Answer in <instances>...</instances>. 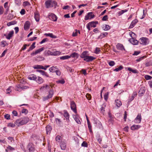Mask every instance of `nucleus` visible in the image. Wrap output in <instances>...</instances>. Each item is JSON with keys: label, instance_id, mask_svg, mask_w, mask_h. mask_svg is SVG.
<instances>
[{"label": "nucleus", "instance_id": "40", "mask_svg": "<svg viewBox=\"0 0 152 152\" xmlns=\"http://www.w3.org/2000/svg\"><path fill=\"white\" fill-rule=\"evenodd\" d=\"M56 69H57V68H56V66L55 67L53 66L49 68V70L50 72H55Z\"/></svg>", "mask_w": 152, "mask_h": 152}, {"label": "nucleus", "instance_id": "64", "mask_svg": "<svg viewBox=\"0 0 152 152\" xmlns=\"http://www.w3.org/2000/svg\"><path fill=\"white\" fill-rule=\"evenodd\" d=\"M4 118L7 120H9L10 119V115L8 114H6L4 115Z\"/></svg>", "mask_w": 152, "mask_h": 152}, {"label": "nucleus", "instance_id": "56", "mask_svg": "<svg viewBox=\"0 0 152 152\" xmlns=\"http://www.w3.org/2000/svg\"><path fill=\"white\" fill-rule=\"evenodd\" d=\"M15 2L18 5H20L21 4L20 0H15Z\"/></svg>", "mask_w": 152, "mask_h": 152}, {"label": "nucleus", "instance_id": "28", "mask_svg": "<svg viewBox=\"0 0 152 152\" xmlns=\"http://www.w3.org/2000/svg\"><path fill=\"white\" fill-rule=\"evenodd\" d=\"M64 116L66 118V119L69 121V113L66 110H65L64 111Z\"/></svg>", "mask_w": 152, "mask_h": 152}, {"label": "nucleus", "instance_id": "32", "mask_svg": "<svg viewBox=\"0 0 152 152\" xmlns=\"http://www.w3.org/2000/svg\"><path fill=\"white\" fill-rule=\"evenodd\" d=\"M39 14L38 13L36 12L34 13V18L37 22H38L39 20Z\"/></svg>", "mask_w": 152, "mask_h": 152}, {"label": "nucleus", "instance_id": "35", "mask_svg": "<svg viewBox=\"0 0 152 152\" xmlns=\"http://www.w3.org/2000/svg\"><path fill=\"white\" fill-rule=\"evenodd\" d=\"M108 34L107 32L102 33L99 36V38L100 39H102L105 37Z\"/></svg>", "mask_w": 152, "mask_h": 152}, {"label": "nucleus", "instance_id": "29", "mask_svg": "<svg viewBox=\"0 0 152 152\" xmlns=\"http://www.w3.org/2000/svg\"><path fill=\"white\" fill-rule=\"evenodd\" d=\"M140 126H141L140 125H134L131 127V129L132 130H134L138 129L140 127Z\"/></svg>", "mask_w": 152, "mask_h": 152}, {"label": "nucleus", "instance_id": "50", "mask_svg": "<svg viewBox=\"0 0 152 152\" xmlns=\"http://www.w3.org/2000/svg\"><path fill=\"white\" fill-rule=\"evenodd\" d=\"M101 50L99 48H96L95 53L96 54H99Z\"/></svg>", "mask_w": 152, "mask_h": 152}, {"label": "nucleus", "instance_id": "43", "mask_svg": "<svg viewBox=\"0 0 152 152\" xmlns=\"http://www.w3.org/2000/svg\"><path fill=\"white\" fill-rule=\"evenodd\" d=\"M69 58H70V56H69L66 55L61 57L60 58L61 60H64L68 59Z\"/></svg>", "mask_w": 152, "mask_h": 152}, {"label": "nucleus", "instance_id": "52", "mask_svg": "<svg viewBox=\"0 0 152 152\" xmlns=\"http://www.w3.org/2000/svg\"><path fill=\"white\" fill-rule=\"evenodd\" d=\"M4 11V9L2 6L0 7V15L3 14Z\"/></svg>", "mask_w": 152, "mask_h": 152}, {"label": "nucleus", "instance_id": "22", "mask_svg": "<svg viewBox=\"0 0 152 152\" xmlns=\"http://www.w3.org/2000/svg\"><path fill=\"white\" fill-rule=\"evenodd\" d=\"M36 81L39 84H41L43 83L44 80L42 77H37V79L36 80Z\"/></svg>", "mask_w": 152, "mask_h": 152}, {"label": "nucleus", "instance_id": "26", "mask_svg": "<svg viewBox=\"0 0 152 152\" xmlns=\"http://www.w3.org/2000/svg\"><path fill=\"white\" fill-rule=\"evenodd\" d=\"M44 35L46 37H49L52 38H56L57 37L56 36L54 35L52 33H45Z\"/></svg>", "mask_w": 152, "mask_h": 152}, {"label": "nucleus", "instance_id": "49", "mask_svg": "<svg viewBox=\"0 0 152 152\" xmlns=\"http://www.w3.org/2000/svg\"><path fill=\"white\" fill-rule=\"evenodd\" d=\"M7 148L8 150L12 151L15 150V148L12 147L11 146L9 145L7 147Z\"/></svg>", "mask_w": 152, "mask_h": 152}, {"label": "nucleus", "instance_id": "3", "mask_svg": "<svg viewBox=\"0 0 152 152\" xmlns=\"http://www.w3.org/2000/svg\"><path fill=\"white\" fill-rule=\"evenodd\" d=\"M45 4L47 8H49L51 7L56 8L57 3L55 1L52 0H48L45 2Z\"/></svg>", "mask_w": 152, "mask_h": 152}, {"label": "nucleus", "instance_id": "16", "mask_svg": "<svg viewBox=\"0 0 152 152\" xmlns=\"http://www.w3.org/2000/svg\"><path fill=\"white\" fill-rule=\"evenodd\" d=\"M73 117L76 122L77 124H81V122L79 119V117L77 114H76V115H73Z\"/></svg>", "mask_w": 152, "mask_h": 152}, {"label": "nucleus", "instance_id": "18", "mask_svg": "<svg viewBox=\"0 0 152 152\" xmlns=\"http://www.w3.org/2000/svg\"><path fill=\"white\" fill-rule=\"evenodd\" d=\"M28 78L29 80L35 81H36L37 79L36 75L34 74H31L29 75L28 77Z\"/></svg>", "mask_w": 152, "mask_h": 152}, {"label": "nucleus", "instance_id": "51", "mask_svg": "<svg viewBox=\"0 0 152 152\" xmlns=\"http://www.w3.org/2000/svg\"><path fill=\"white\" fill-rule=\"evenodd\" d=\"M146 57L145 56H143L140 57L139 58L136 59V61L137 62H139L141 61L143 59Z\"/></svg>", "mask_w": 152, "mask_h": 152}, {"label": "nucleus", "instance_id": "42", "mask_svg": "<svg viewBox=\"0 0 152 152\" xmlns=\"http://www.w3.org/2000/svg\"><path fill=\"white\" fill-rule=\"evenodd\" d=\"M102 28L105 31H107L110 28V26L109 25L106 24Z\"/></svg>", "mask_w": 152, "mask_h": 152}, {"label": "nucleus", "instance_id": "9", "mask_svg": "<svg viewBox=\"0 0 152 152\" xmlns=\"http://www.w3.org/2000/svg\"><path fill=\"white\" fill-rule=\"evenodd\" d=\"M94 17V15L93 14L92 12H89L87 13V15L85 16L84 19L85 20H87L88 19L93 18Z\"/></svg>", "mask_w": 152, "mask_h": 152}, {"label": "nucleus", "instance_id": "57", "mask_svg": "<svg viewBox=\"0 0 152 152\" xmlns=\"http://www.w3.org/2000/svg\"><path fill=\"white\" fill-rule=\"evenodd\" d=\"M16 125V124L15 123V124H13L12 123H10L8 124V126L11 127H14Z\"/></svg>", "mask_w": 152, "mask_h": 152}, {"label": "nucleus", "instance_id": "54", "mask_svg": "<svg viewBox=\"0 0 152 152\" xmlns=\"http://www.w3.org/2000/svg\"><path fill=\"white\" fill-rule=\"evenodd\" d=\"M48 40V39L46 38H44L43 39L42 41L40 42V44H42L46 41H47Z\"/></svg>", "mask_w": 152, "mask_h": 152}, {"label": "nucleus", "instance_id": "60", "mask_svg": "<svg viewBox=\"0 0 152 152\" xmlns=\"http://www.w3.org/2000/svg\"><path fill=\"white\" fill-rule=\"evenodd\" d=\"M29 44H25L24 45L23 47L22 48V50H24L26 48V47L29 46Z\"/></svg>", "mask_w": 152, "mask_h": 152}, {"label": "nucleus", "instance_id": "34", "mask_svg": "<svg viewBox=\"0 0 152 152\" xmlns=\"http://www.w3.org/2000/svg\"><path fill=\"white\" fill-rule=\"evenodd\" d=\"M137 95V94L136 93H134L132 94L131 97L129 99L128 102H130L132 101L134 99V97L136 96Z\"/></svg>", "mask_w": 152, "mask_h": 152}, {"label": "nucleus", "instance_id": "6", "mask_svg": "<svg viewBox=\"0 0 152 152\" xmlns=\"http://www.w3.org/2000/svg\"><path fill=\"white\" fill-rule=\"evenodd\" d=\"M139 42L140 43L143 45H146L149 43V40L148 38L146 37H142L140 38Z\"/></svg>", "mask_w": 152, "mask_h": 152}, {"label": "nucleus", "instance_id": "37", "mask_svg": "<svg viewBox=\"0 0 152 152\" xmlns=\"http://www.w3.org/2000/svg\"><path fill=\"white\" fill-rule=\"evenodd\" d=\"M128 70L129 71L132 72L134 73H138V71L136 69H132L131 67H128Z\"/></svg>", "mask_w": 152, "mask_h": 152}, {"label": "nucleus", "instance_id": "30", "mask_svg": "<svg viewBox=\"0 0 152 152\" xmlns=\"http://www.w3.org/2000/svg\"><path fill=\"white\" fill-rule=\"evenodd\" d=\"M44 48L42 47V48H39L37 50H35L34 53H31V55H32V54H33V55L35 54V55L37 54V53L40 52L42 51H43L44 50Z\"/></svg>", "mask_w": 152, "mask_h": 152}, {"label": "nucleus", "instance_id": "5", "mask_svg": "<svg viewBox=\"0 0 152 152\" xmlns=\"http://www.w3.org/2000/svg\"><path fill=\"white\" fill-rule=\"evenodd\" d=\"M129 34L130 36L132 37V38L130 39H129V42L132 43V44L134 45H137L138 44L139 41H138L137 40L135 39H134V38H133L132 35H134L135 34L133 32H131Z\"/></svg>", "mask_w": 152, "mask_h": 152}, {"label": "nucleus", "instance_id": "41", "mask_svg": "<svg viewBox=\"0 0 152 152\" xmlns=\"http://www.w3.org/2000/svg\"><path fill=\"white\" fill-rule=\"evenodd\" d=\"M123 68V66L122 65H121L118 68L114 69L113 71L116 72H118L122 70Z\"/></svg>", "mask_w": 152, "mask_h": 152}, {"label": "nucleus", "instance_id": "55", "mask_svg": "<svg viewBox=\"0 0 152 152\" xmlns=\"http://www.w3.org/2000/svg\"><path fill=\"white\" fill-rule=\"evenodd\" d=\"M88 127L89 129V132H90L92 133V127L91 125V124H88Z\"/></svg>", "mask_w": 152, "mask_h": 152}, {"label": "nucleus", "instance_id": "31", "mask_svg": "<svg viewBox=\"0 0 152 152\" xmlns=\"http://www.w3.org/2000/svg\"><path fill=\"white\" fill-rule=\"evenodd\" d=\"M52 129V127L50 126H47L46 127L47 134H50Z\"/></svg>", "mask_w": 152, "mask_h": 152}, {"label": "nucleus", "instance_id": "23", "mask_svg": "<svg viewBox=\"0 0 152 152\" xmlns=\"http://www.w3.org/2000/svg\"><path fill=\"white\" fill-rule=\"evenodd\" d=\"M30 23L29 21H27L26 22L24 25V29L25 30H27L30 27Z\"/></svg>", "mask_w": 152, "mask_h": 152}, {"label": "nucleus", "instance_id": "24", "mask_svg": "<svg viewBox=\"0 0 152 152\" xmlns=\"http://www.w3.org/2000/svg\"><path fill=\"white\" fill-rule=\"evenodd\" d=\"M145 90L143 88H141L139 91V96H142L145 93Z\"/></svg>", "mask_w": 152, "mask_h": 152}, {"label": "nucleus", "instance_id": "17", "mask_svg": "<svg viewBox=\"0 0 152 152\" xmlns=\"http://www.w3.org/2000/svg\"><path fill=\"white\" fill-rule=\"evenodd\" d=\"M98 22L97 21H93L89 22L88 24L91 27L95 28L96 26V25L98 24Z\"/></svg>", "mask_w": 152, "mask_h": 152}, {"label": "nucleus", "instance_id": "27", "mask_svg": "<svg viewBox=\"0 0 152 152\" xmlns=\"http://www.w3.org/2000/svg\"><path fill=\"white\" fill-rule=\"evenodd\" d=\"M115 104L116 105L118 108L122 104L121 101L118 99L115 100Z\"/></svg>", "mask_w": 152, "mask_h": 152}, {"label": "nucleus", "instance_id": "59", "mask_svg": "<svg viewBox=\"0 0 152 152\" xmlns=\"http://www.w3.org/2000/svg\"><path fill=\"white\" fill-rule=\"evenodd\" d=\"M108 19V16L107 15H104L102 18V20L103 21H106Z\"/></svg>", "mask_w": 152, "mask_h": 152}, {"label": "nucleus", "instance_id": "62", "mask_svg": "<svg viewBox=\"0 0 152 152\" xmlns=\"http://www.w3.org/2000/svg\"><path fill=\"white\" fill-rule=\"evenodd\" d=\"M56 123L57 124H59L61 122V121L60 119L58 118H56L55 119Z\"/></svg>", "mask_w": 152, "mask_h": 152}, {"label": "nucleus", "instance_id": "38", "mask_svg": "<svg viewBox=\"0 0 152 152\" xmlns=\"http://www.w3.org/2000/svg\"><path fill=\"white\" fill-rule=\"evenodd\" d=\"M36 43L35 42H34L33 43L31 46L29 48V49L27 50L28 52H29L31 50H32L35 47V45Z\"/></svg>", "mask_w": 152, "mask_h": 152}, {"label": "nucleus", "instance_id": "1", "mask_svg": "<svg viewBox=\"0 0 152 152\" xmlns=\"http://www.w3.org/2000/svg\"><path fill=\"white\" fill-rule=\"evenodd\" d=\"M88 52V51H84L80 55V57L83 58V60L87 62H91L96 59V58L92 56H89Z\"/></svg>", "mask_w": 152, "mask_h": 152}, {"label": "nucleus", "instance_id": "21", "mask_svg": "<svg viewBox=\"0 0 152 152\" xmlns=\"http://www.w3.org/2000/svg\"><path fill=\"white\" fill-rule=\"evenodd\" d=\"M28 88V87L27 86H21L20 85H18V86H15V89L16 90H17L18 91V88H20L21 89H22L23 90L24 89H26Z\"/></svg>", "mask_w": 152, "mask_h": 152}, {"label": "nucleus", "instance_id": "10", "mask_svg": "<svg viewBox=\"0 0 152 152\" xmlns=\"http://www.w3.org/2000/svg\"><path fill=\"white\" fill-rule=\"evenodd\" d=\"M49 18L53 21H56L57 20V16L54 14L50 13L48 15Z\"/></svg>", "mask_w": 152, "mask_h": 152}, {"label": "nucleus", "instance_id": "4", "mask_svg": "<svg viewBox=\"0 0 152 152\" xmlns=\"http://www.w3.org/2000/svg\"><path fill=\"white\" fill-rule=\"evenodd\" d=\"M48 95L47 96H44L43 97V101H45L48 99L51 98L53 95V90L52 89H50L48 93Z\"/></svg>", "mask_w": 152, "mask_h": 152}, {"label": "nucleus", "instance_id": "11", "mask_svg": "<svg viewBox=\"0 0 152 152\" xmlns=\"http://www.w3.org/2000/svg\"><path fill=\"white\" fill-rule=\"evenodd\" d=\"M141 116L140 114H138L137 117L134 120V122L136 123H140L141 121Z\"/></svg>", "mask_w": 152, "mask_h": 152}, {"label": "nucleus", "instance_id": "39", "mask_svg": "<svg viewBox=\"0 0 152 152\" xmlns=\"http://www.w3.org/2000/svg\"><path fill=\"white\" fill-rule=\"evenodd\" d=\"M17 23V22L15 20H13L10 22H9L7 24V25L8 26H10L12 25H15Z\"/></svg>", "mask_w": 152, "mask_h": 152}, {"label": "nucleus", "instance_id": "19", "mask_svg": "<svg viewBox=\"0 0 152 152\" xmlns=\"http://www.w3.org/2000/svg\"><path fill=\"white\" fill-rule=\"evenodd\" d=\"M47 52V53L48 55H52L53 54L54 56H56L57 55H58L60 54V52L58 51H56L53 52V53H52L49 50H48L47 51H46Z\"/></svg>", "mask_w": 152, "mask_h": 152}, {"label": "nucleus", "instance_id": "44", "mask_svg": "<svg viewBox=\"0 0 152 152\" xmlns=\"http://www.w3.org/2000/svg\"><path fill=\"white\" fill-rule=\"evenodd\" d=\"M128 11V10L126 9H125L124 10H122L120 12H119L118 13L119 15H122L125 12H127Z\"/></svg>", "mask_w": 152, "mask_h": 152}, {"label": "nucleus", "instance_id": "46", "mask_svg": "<svg viewBox=\"0 0 152 152\" xmlns=\"http://www.w3.org/2000/svg\"><path fill=\"white\" fill-rule=\"evenodd\" d=\"M82 147H87L88 146V143L86 141H83L81 144Z\"/></svg>", "mask_w": 152, "mask_h": 152}, {"label": "nucleus", "instance_id": "15", "mask_svg": "<svg viewBox=\"0 0 152 152\" xmlns=\"http://www.w3.org/2000/svg\"><path fill=\"white\" fill-rule=\"evenodd\" d=\"M50 85H48L47 84H45L43 86H42L40 88V90H47L48 89L50 90Z\"/></svg>", "mask_w": 152, "mask_h": 152}, {"label": "nucleus", "instance_id": "33", "mask_svg": "<svg viewBox=\"0 0 152 152\" xmlns=\"http://www.w3.org/2000/svg\"><path fill=\"white\" fill-rule=\"evenodd\" d=\"M79 55L78 53H76L74 52L72 53L69 56H70V58L71 57L75 58L76 57V58H77L78 57Z\"/></svg>", "mask_w": 152, "mask_h": 152}, {"label": "nucleus", "instance_id": "63", "mask_svg": "<svg viewBox=\"0 0 152 152\" xmlns=\"http://www.w3.org/2000/svg\"><path fill=\"white\" fill-rule=\"evenodd\" d=\"M22 113L27 114L28 113V110L26 109H23L22 110Z\"/></svg>", "mask_w": 152, "mask_h": 152}, {"label": "nucleus", "instance_id": "61", "mask_svg": "<svg viewBox=\"0 0 152 152\" xmlns=\"http://www.w3.org/2000/svg\"><path fill=\"white\" fill-rule=\"evenodd\" d=\"M20 14L22 15H24L25 14V10L24 9H22L20 12Z\"/></svg>", "mask_w": 152, "mask_h": 152}, {"label": "nucleus", "instance_id": "12", "mask_svg": "<svg viewBox=\"0 0 152 152\" xmlns=\"http://www.w3.org/2000/svg\"><path fill=\"white\" fill-rule=\"evenodd\" d=\"M14 32L13 30L10 31L8 35L4 34V36L6 37V38L8 39H10L12 37L14 34Z\"/></svg>", "mask_w": 152, "mask_h": 152}, {"label": "nucleus", "instance_id": "25", "mask_svg": "<svg viewBox=\"0 0 152 152\" xmlns=\"http://www.w3.org/2000/svg\"><path fill=\"white\" fill-rule=\"evenodd\" d=\"M37 72H39L43 75H44L46 77H48L49 76L47 73L44 71L42 70H37Z\"/></svg>", "mask_w": 152, "mask_h": 152}, {"label": "nucleus", "instance_id": "8", "mask_svg": "<svg viewBox=\"0 0 152 152\" xmlns=\"http://www.w3.org/2000/svg\"><path fill=\"white\" fill-rule=\"evenodd\" d=\"M70 107L71 110L73 111L75 113L77 114L76 105L74 101H70Z\"/></svg>", "mask_w": 152, "mask_h": 152}, {"label": "nucleus", "instance_id": "20", "mask_svg": "<svg viewBox=\"0 0 152 152\" xmlns=\"http://www.w3.org/2000/svg\"><path fill=\"white\" fill-rule=\"evenodd\" d=\"M138 20L137 19H135L132 22H131L129 26V28H133L135 25L138 22Z\"/></svg>", "mask_w": 152, "mask_h": 152}, {"label": "nucleus", "instance_id": "13", "mask_svg": "<svg viewBox=\"0 0 152 152\" xmlns=\"http://www.w3.org/2000/svg\"><path fill=\"white\" fill-rule=\"evenodd\" d=\"M116 48L118 50H125L123 45L121 44L118 43L116 45Z\"/></svg>", "mask_w": 152, "mask_h": 152}, {"label": "nucleus", "instance_id": "36", "mask_svg": "<svg viewBox=\"0 0 152 152\" xmlns=\"http://www.w3.org/2000/svg\"><path fill=\"white\" fill-rule=\"evenodd\" d=\"M33 68L35 69H42L43 66L41 65H36L33 67Z\"/></svg>", "mask_w": 152, "mask_h": 152}, {"label": "nucleus", "instance_id": "45", "mask_svg": "<svg viewBox=\"0 0 152 152\" xmlns=\"http://www.w3.org/2000/svg\"><path fill=\"white\" fill-rule=\"evenodd\" d=\"M108 93L107 92L105 94L104 96V100L107 101L108 99Z\"/></svg>", "mask_w": 152, "mask_h": 152}, {"label": "nucleus", "instance_id": "53", "mask_svg": "<svg viewBox=\"0 0 152 152\" xmlns=\"http://www.w3.org/2000/svg\"><path fill=\"white\" fill-rule=\"evenodd\" d=\"M108 64L110 66H113L115 65V63L114 61H111L109 62Z\"/></svg>", "mask_w": 152, "mask_h": 152}, {"label": "nucleus", "instance_id": "2", "mask_svg": "<svg viewBox=\"0 0 152 152\" xmlns=\"http://www.w3.org/2000/svg\"><path fill=\"white\" fill-rule=\"evenodd\" d=\"M29 121V119L27 117L21 118L17 120L15 122L16 125L18 126L27 124Z\"/></svg>", "mask_w": 152, "mask_h": 152}, {"label": "nucleus", "instance_id": "58", "mask_svg": "<svg viewBox=\"0 0 152 152\" xmlns=\"http://www.w3.org/2000/svg\"><path fill=\"white\" fill-rule=\"evenodd\" d=\"M96 138L98 142L99 143H101L102 141V138L100 137L99 136H98Z\"/></svg>", "mask_w": 152, "mask_h": 152}, {"label": "nucleus", "instance_id": "48", "mask_svg": "<svg viewBox=\"0 0 152 152\" xmlns=\"http://www.w3.org/2000/svg\"><path fill=\"white\" fill-rule=\"evenodd\" d=\"M145 78L147 80L151 79L152 78V77L150 76L146 75H145Z\"/></svg>", "mask_w": 152, "mask_h": 152}, {"label": "nucleus", "instance_id": "47", "mask_svg": "<svg viewBox=\"0 0 152 152\" xmlns=\"http://www.w3.org/2000/svg\"><path fill=\"white\" fill-rule=\"evenodd\" d=\"M61 138V136L57 135L56 137V141L59 142L60 141Z\"/></svg>", "mask_w": 152, "mask_h": 152}, {"label": "nucleus", "instance_id": "14", "mask_svg": "<svg viewBox=\"0 0 152 152\" xmlns=\"http://www.w3.org/2000/svg\"><path fill=\"white\" fill-rule=\"evenodd\" d=\"M60 147L62 150L65 149L66 147V143L65 141H61L60 143Z\"/></svg>", "mask_w": 152, "mask_h": 152}, {"label": "nucleus", "instance_id": "7", "mask_svg": "<svg viewBox=\"0 0 152 152\" xmlns=\"http://www.w3.org/2000/svg\"><path fill=\"white\" fill-rule=\"evenodd\" d=\"M27 148L29 152H34L35 149L34 145L32 143H29Z\"/></svg>", "mask_w": 152, "mask_h": 152}]
</instances>
